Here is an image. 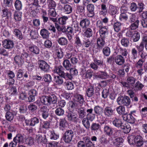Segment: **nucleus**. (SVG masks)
<instances>
[{
    "label": "nucleus",
    "mask_w": 147,
    "mask_h": 147,
    "mask_svg": "<svg viewBox=\"0 0 147 147\" xmlns=\"http://www.w3.org/2000/svg\"><path fill=\"white\" fill-rule=\"evenodd\" d=\"M103 131L105 134L110 137V139L112 140L119 136L120 134L119 131H114L113 128L106 123L104 125Z\"/></svg>",
    "instance_id": "obj_1"
},
{
    "label": "nucleus",
    "mask_w": 147,
    "mask_h": 147,
    "mask_svg": "<svg viewBox=\"0 0 147 147\" xmlns=\"http://www.w3.org/2000/svg\"><path fill=\"white\" fill-rule=\"evenodd\" d=\"M117 101L119 105L127 107L130 105L131 102L129 97L126 95L119 96L117 98Z\"/></svg>",
    "instance_id": "obj_2"
},
{
    "label": "nucleus",
    "mask_w": 147,
    "mask_h": 147,
    "mask_svg": "<svg viewBox=\"0 0 147 147\" xmlns=\"http://www.w3.org/2000/svg\"><path fill=\"white\" fill-rule=\"evenodd\" d=\"M55 73H57L59 76L62 77L66 80L67 78H69L70 76L69 75L68 73L65 72L64 71V69L63 67L61 65L58 66H55L54 69Z\"/></svg>",
    "instance_id": "obj_3"
},
{
    "label": "nucleus",
    "mask_w": 147,
    "mask_h": 147,
    "mask_svg": "<svg viewBox=\"0 0 147 147\" xmlns=\"http://www.w3.org/2000/svg\"><path fill=\"white\" fill-rule=\"evenodd\" d=\"M86 96L88 98L92 97L95 100L98 99L99 94L97 93L94 94V87L90 85L85 90Z\"/></svg>",
    "instance_id": "obj_4"
},
{
    "label": "nucleus",
    "mask_w": 147,
    "mask_h": 147,
    "mask_svg": "<svg viewBox=\"0 0 147 147\" xmlns=\"http://www.w3.org/2000/svg\"><path fill=\"white\" fill-rule=\"evenodd\" d=\"M74 135V131H73L67 130L63 134L62 138L65 143H69L71 141Z\"/></svg>",
    "instance_id": "obj_5"
},
{
    "label": "nucleus",
    "mask_w": 147,
    "mask_h": 147,
    "mask_svg": "<svg viewBox=\"0 0 147 147\" xmlns=\"http://www.w3.org/2000/svg\"><path fill=\"white\" fill-rule=\"evenodd\" d=\"M35 140L38 144H45L48 142L47 139L45 135H42L40 134L36 135Z\"/></svg>",
    "instance_id": "obj_6"
},
{
    "label": "nucleus",
    "mask_w": 147,
    "mask_h": 147,
    "mask_svg": "<svg viewBox=\"0 0 147 147\" xmlns=\"http://www.w3.org/2000/svg\"><path fill=\"white\" fill-rule=\"evenodd\" d=\"M39 61V66L41 70L45 72H48L50 70V66L43 60H41Z\"/></svg>",
    "instance_id": "obj_7"
},
{
    "label": "nucleus",
    "mask_w": 147,
    "mask_h": 147,
    "mask_svg": "<svg viewBox=\"0 0 147 147\" xmlns=\"http://www.w3.org/2000/svg\"><path fill=\"white\" fill-rule=\"evenodd\" d=\"M122 117L123 120L131 124H133L135 122V119L133 116L127 113L122 115Z\"/></svg>",
    "instance_id": "obj_8"
},
{
    "label": "nucleus",
    "mask_w": 147,
    "mask_h": 147,
    "mask_svg": "<svg viewBox=\"0 0 147 147\" xmlns=\"http://www.w3.org/2000/svg\"><path fill=\"white\" fill-rule=\"evenodd\" d=\"M86 8L88 11L87 16L90 18L93 17L95 15L94 5L92 4H88L87 5Z\"/></svg>",
    "instance_id": "obj_9"
},
{
    "label": "nucleus",
    "mask_w": 147,
    "mask_h": 147,
    "mask_svg": "<svg viewBox=\"0 0 147 147\" xmlns=\"http://www.w3.org/2000/svg\"><path fill=\"white\" fill-rule=\"evenodd\" d=\"M2 45L3 47L6 49H11L14 46L13 41L10 40L5 39L2 41Z\"/></svg>",
    "instance_id": "obj_10"
},
{
    "label": "nucleus",
    "mask_w": 147,
    "mask_h": 147,
    "mask_svg": "<svg viewBox=\"0 0 147 147\" xmlns=\"http://www.w3.org/2000/svg\"><path fill=\"white\" fill-rule=\"evenodd\" d=\"M114 110L111 107L107 106L104 110V113L105 116L108 117H111L114 114Z\"/></svg>",
    "instance_id": "obj_11"
},
{
    "label": "nucleus",
    "mask_w": 147,
    "mask_h": 147,
    "mask_svg": "<svg viewBox=\"0 0 147 147\" xmlns=\"http://www.w3.org/2000/svg\"><path fill=\"white\" fill-rule=\"evenodd\" d=\"M67 116L68 120L71 121L76 122L78 120L77 114L72 111H70L68 112Z\"/></svg>",
    "instance_id": "obj_12"
},
{
    "label": "nucleus",
    "mask_w": 147,
    "mask_h": 147,
    "mask_svg": "<svg viewBox=\"0 0 147 147\" xmlns=\"http://www.w3.org/2000/svg\"><path fill=\"white\" fill-rule=\"evenodd\" d=\"M93 109L92 108L88 109L86 110L87 113L86 118H88L92 121L95 118V114L93 112Z\"/></svg>",
    "instance_id": "obj_13"
},
{
    "label": "nucleus",
    "mask_w": 147,
    "mask_h": 147,
    "mask_svg": "<svg viewBox=\"0 0 147 147\" xmlns=\"http://www.w3.org/2000/svg\"><path fill=\"white\" fill-rule=\"evenodd\" d=\"M115 61L117 65L121 66L124 63L125 59L123 56L118 55L115 57Z\"/></svg>",
    "instance_id": "obj_14"
},
{
    "label": "nucleus",
    "mask_w": 147,
    "mask_h": 147,
    "mask_svg": "<svg viewBox=\"0 0 147 147\" xmlns=\"http://www.w3.org/2000/svg\"><path fill=\"white\" fill-rule=\"evenodd\" d=\"M131 52L132 55L129 59V61L133 63H134L136 62V59L138 57V52L135 48L132 49Z\"/></svg>",
    "instance_id": "obj_15"
},
{
    "label": "nucleus",
    "mask_w": 147,
    "mask_h": 147,
    "mask_svg": "<svg viewBox=\"0 0 147 147\" xmlns=\"http://www.w3.org/2000/svg\"><path fill=\"white\" fill-rule=\"evenodd\" d=\"M40 112L41 113L42 117L44 119H46L49 116V109L47 107L44 106L41 107L40 109Z\"/></svg>",
    "instance_id": "obj_16"
},
{
    "label": "nucleus",
    "mask_w": 147,
    "mask_h": 147,
    "mask_svg": "<svg viewBox=\"0 0 147 147\" xmlns=\"http://www.w3.org/2000/svg\"><path fill=\"white\" fill-rule=\"evenodd\" d=\"M28 49L30 52L35 55L38 54L40 53L39 48L34 45H30L28 47Z\"/></svg>",
    "instance_id": "obj_17"
},
{
    "label": "nucleus",
    "mask_w": 147,
    "mask_h": 147,
    "mask_svg": "<svg viewBox=\"0 0 147 147\" xmlns=\"http://www.w3.org/2000/svg\"><path fill=\"white\" fill-rule=\"evenodd\" d=\"M142 16L144 19L141 21L142 25L143 28H147V11H143L142 14Z\"/></svg>",
    "instance_id": "obj_18"
},
{
    "label": "nucleus",
    "mask_w": 147,
    "mask_h": 147,
    "mask_svg": "<svg viewBox=\"0 0 147 147\" xmlns=\"http://www.w3.org/2000/svg\"><path fill=\"white\" fill-rule=\"evenodd\" d=\"M93 76L96 78H100L102 79H106L108 77V75L105 71H100V73L98 74H94Z\"/></svg>",
    "instance_id": "obj_19"
},
{
    "label": "nucleus",
    "mask_w": 147,
    "mask_h": 147,
    "mask_svg": "<svg viewBox=\"0 0 147 147\" xmlns=\"http://www.w3.org/2000/svg\"><path fill=\"white\" fill-rule=\"evenodd\" d=\"M74 96L75 100L78 102L81 106L85 101L83 96L80 94H76L74 95Z\"/></svg>",
    "instance_id": "obj_20"
},
{
    "label": "nucleus",
    "mask_w": 147,
    "mask_h": 147,
    "mask_svg": "<svg viewBox=\"0 0 147 147\" xmlns=\"http://www.w3.org/2000/svg\"><path fill=\"white\" fill-rule=\"evenodd\" d=\"M99 33L100 37L106 38L108 36V29L105 27L99 30Z\"/></svg>",
    "instance_id": "obj_21"
},
{
    "label": "nucleus",
    "mask_w": 147,
    "mask_h": 147,
    "mask_svg": "<svg viewBox=\"0 0 147 147\" xmlns=\"http://www.w3.org/2000/svg\"><path fill=\"white\" fill-rule=\"evenodd\" d=\"M83 140L85 142V147H94V144L88 136H85L83 138Z\"/></svg>",
    "instance_id": "obj_22"
},
{
    "label": "nucleus",
    "mask_w": 147,
    "mask_h": 147,
    "mask_svg": "<svg viewBox=\"0 0 147 147\" xmlns=\"http://www.w3.org/2000/svg\"><path fill=\"white\" fill-rule=\"evenodd\" d=\"M144 87V85L138 81L135 83L133 87H132L131 89H134L137 91H140L142 90Z\"/></svg>",
    "instance_id": "obj_23"
},
{
    "label": "nucleus",
    "mask_w": 147,
    "mask_h": 147,
    "mask_svg": "<svg viewBox=\"0 0 147 147\" xmlns=\"http://www.w3.org/2000/svg\"><path fill=\"white\" fill-rule=\"evenodd\" d=\"M105 39L100 37L97 39V45L100 48H102L105 46L106 44Z\"/></svg>",
    "instance_id": "obj_24"
},
{
    "label": "nucleus",
    "mask_w": 147,
    "mask_h": 147,
    "mask_svg": "<svg viewBox=\"0 0 147 147\" xmlns=\"http://www.w3.org/2000/svg\"><path fill=\"white\" fill-rule=\"evenodd\" d=\"M79 118L80 119H83L86 115V112L85 108L82 107L78 109L77 111Z\"/></svg>",
    "instance_id": "obj_25"
},
{
    "label": "nucleus",
    "mask_w": 147,
    "mask_h": 147,
    "mask_svg": "<svg viewBox=\"0 0 147 147\" xmlns=\"http://www.w3.org/2000/svg\"><path fill=\"white\" fill-rule=\"evenodd\" d=\"M50 34V33L46 29H42L40 30V35L44 39L48 38Z\"/></svg>",
    "instance_id": "obj_26"
},
{
    "label": "nucleus",
    "mask_w": 147,
    "mask_h": 147,
    "mask_svg": "<svg viewBox=\"0 0 147 147\" xmlns=\"http://www.w3.org/2000/svg\"><path fill=\"white\" fill-rule=\"evenodd\" d=\"M70 74H68L70 76L69 78H67L66 80H71L73 78V76L77 75L78 74V71L77 69L75 68H71L70 69Z\"/></svg>",
    "instance_id": "obj_27"
},
{
    "label": "nucleus",
    "mask_w": 147,
    "mask_h": 147,
    "mask_svg": "<svg viewBox=\"0 0 147 147\" xmlns=\"http://www.w3.org/2000/svg\"><path fill=\"white\" fill-rule=\"evenodd\" d=\"M90 24L89 20L85 18L82 20L80 22V25L83 28H86Z\"/></svg>",
    "instance_id": "obj_28"
},
{
    "label": "nucleus",
    "mask_w": 147,
    "mask_h": 147,
    "mask_svg": "<svg viewBox=\"0 0 147 147\" xmlns=\"http://www.w3.org/2000/svg\"><path fill=\"white\" fill-rule=\"evenodd\" d=\"M136 145L137 146L140 147L143 144V141L142 138L140 136H138L136 137L135 140Z\"/></svg>",
    "instance_id": "obj_29"
},
{
    "label": "nucleus",
    "mask_w": 147,
    "mask_h": 147,
    "mask_svg": "<svg viewBox=\"0 0 147 147\" xmlns=\"http://www.w3.org/2000/svg\"><path fill=\"white\" fill-rule=\"evenodd\" d=\"M113 125L115 127H121L123 124L121 120L119 118L115 117L112 122Z\"/></svg>",
    "instance_id": "obj_30"
},
{
    "label": "nucleus",
    "mask_w": 147,
    "mask_h": 147,
    "mask_svg": "<svg viewBox=\"0 0 147 147\" xmlns=\"http://www.w3.org/2000/svg\"><path fill=\"white\" fill-rule=\"evenodd\" d=\"M23 137L22 135L20 134H18L13 139V141L16 142L17 143H22L23 142Z\"/></svg>",
    "instance_id": "obj_31"
},
{
    "label": "nucleus",
    "mask_w": 147,
    "mask_h": 147,
    "mask_svg": "<svg viewBox=\"0 0 147 147\" xmlns=\"http://www.w3.org/2000/svg\"><path fill=\"white\" fill-rule=\"evenodd\" d=\"M136 79L131 76H128L126 79V81L128 82L131 87H133L135 84Z\"/></svg>",
    "instance_id": "obj_32"
},
{
    "label": "nucleus",
    "mask_w": 147,
    "mask_h": 147,
    "mask_svg": "<svg viewBox=\"0 0 147 147\" xmlns=\"http://www.w3.org/2000/svg\"><path fill=\"white\" fill-rule=\"evenodd\" d=\"M100 127V125L99 123L94 122L92 124L90 128L92 131H95L98 130Z\"/></svg>",
    "instance_id": "obj_33"
},
{
    "label": "nucleus",
    "mask_w": 147,
    "mask_h": 147,
    "mask_svg": "<svg viewBox=\"0 0 147 147\" xmlns=\"http://www.w3.org/2000/svg\"><path fill=\"white\" fill-rule=\"evenodd\" d=\"M74 45L76 47L79 48L82 45V44L79 37L76 36L74 38Z\"/></svg>",
    "instance_id": "obj_34"
},
{
    "label": "nucleus",
    "mask_w": 147,
    "mask_h": 147,
    "mask_svg": "<svg viewBox=\"0 0 147 147\" xmlns=\"http://www.w3.org/2000/svg\"><path fill=\"white\" fill-rule=\"evenodd\" d=\"M90 121V120L86 117L84 118L82 121L83 125L87 129H88L90 128L91 126Z\"/></svg>",
    "instance_id": "obj_35"
},
{
    "label": "nucleus",
    "mask_w": 147,
    "mask_h": 147,
    "mask_svg": "<svg viewBox=\"0 0 147 147\" xmlns=\"http://www.w3.org/2000/svg\"><path fill=\"white\" fill-rule=\"evenodd\" d=\"M3 14L2 16L3 17H6L8 19L10 16H11V12L7 8H4L2 10Z\"/></svg>",
    "instance_id": "obj_36"
},
{
    "label": "nucleus",
    "mask_w": 147,
    "mask_h": 147,
    "mask_svg": "<svg viewBox=\"0 0 147 147\" xmlns=\"http://www.w3.org/2000/svg\"><path fill=\"white\" fill-rule=\"evenodd\" d=\"M22 13L15 11L13 14L14 18L16 21H19L22 20Z\"/></svg>",
    "instance_id": "obj_37"
},
{
    "label": "nucleus",
    "mask_w": 147,
    "mask_h": 147,
    "mask_svg": "<svg viewBox=\"0 0 147 147\" xmlns=\"http://www.w3.org/2000/svg\"><path fill=\"white\" fill-rule=\"evenodd\" d=\"M116 111L117 113L119 115H122L125 114V108L123 105H120L116 108Z\"/></svg>",
    "instance_id": "obj_38"
},
{
    "label": "nucleus",
    "mask_w": 147,
    "mask_h": 147,
    "mask_svg": "<svg viewBox=\"0 0 147 147\" xmlns=\"http://www.w3.org/2000/svg\"><path fill=\"white\" fill-rule=\"evenodd\" d=\"M145 5L142 1H138L137 4V12L140 13L142 12L144 9L145 8Z\"/></svg>",
    "instance_id": "obj_39"
},
{
    "label": "nucleus",
    "mask_w": 147,
    "mask_h": 147,
    "mask_svg": "<svg viewBox=\"0 0 147 147\" xmlns=\"http://www.w3.org/2000/svg\"><path fill=\"white\" fill-rule=\"evenodd\" d=\"M15 35L20 40H22L23 38V35L21 31L18 29H15L13 30Z\"/></svg>",
    "instance_id": "obj_40"
},
{
    "label": "nucleus",
    "mask_w": 147,
    "mask_h": 147,
    "mask_svg": "<svg viewBox=\"0 0 147 147\" xmlns=\"http://www.w3.org/2000/svg\"><path fill=\"white\" fill-rule=\"evenodd\" d=\"M64 12L66 14H69L72 11V8L71 5L66 4L64 5L63 8Z\"/></svg>",
    "instance_id": "obj_41"
},
{
    "label": "nucleus",
    "mask_w": 147,
    "mask_h": 147,
    "mask_svg": "<svg viewBox=\"0 0 147 147\" xmlns=\"http://www.w3.org/2000/svg\"><path fill=\"white\" fill-rule=\"evenodd\" d=\"M121 127V128L123 129L124 133L125 134L129 133L131 129L130 127L127 123L122 125Z\"/></svg>",
    "instance_id": "obj_42"
},
{
    "label": "nucleus",
    "mask_w": 147,
    "mask_h": 147,
    "mask_svg": "<svg viewBox=\"0 0 147 147\" xmlns=\"http://www.w3.org/2000/svg\"><path fill=\"white\" fill-rule=\"evenodd\" d=\"M139 22V20L138 19H137L136 21L131 23L129 27L130 29L134 30L138 28Z\"/></svg>",
    "instance_id": "obj_43"
},
{
    "label": "nucleus",
    "mask_w": 147,
    "mask_h": 147,
    "mask_svg": "<svg viewBox=\"0 0 147 147\" xmlns=\"http://www.w3.org/2000/svg\"><path fill=\"white\" fill-rule=\"evenodd\" d=\"M40 100L41 102L45 105H50L49 96L44 95L42 96L40 98Z\"/></svg>",
    "instance_id": "obj_44"
},
{
    "label": "nucleus",
    "mask_w": 147,
    "mask_h": 147,
    "mask_svg": "<svg viewBox=\"0 0 147 147\" xmlns=\"http://www.w3.org/2000/svg\"><path fill=\"white\" fill-rule=\"evenodd\" d=\"M93 109L95 113L97 116L101 115L103 112L102 108L99 106H95Z\"/></svg>",
    "instance_id": "obj_45"
},
{
    "label": "nucleus",
    "mask_w": 147,
    "mask_h": 147,
    "mask_svg": "<svg viewBox=\"0 0 147 147\" xmlns=\"http://www.w3.org/2000/svg\"><path fill=\"white\" fill-rule=\"evenodd\" d=\"M49 132L50 134L49 136L50 139L56 140L59 138V135L55 134L53 130L50 131Z\"/></svg>",
    "instance_id": "obj_46"
},
{
    "label": "nucleus",
    "mask_w": 147,
    "mask_h": 147,
    "mask_svg": "<svg viewBox=\"0 0 147 147\" xmlns=\"http://www.w3.org/2000/svg\"><path fill=\"white\" fill-rule=\"evenodd\" d=\"M122 25V24L120 22H117L115 23L113 26V28L115 31L118 32L120 30Z\"/></svg>",
    "instance_id": "obj_47"
},
{
    "label": "nucleus",
    "mask_w": 147,
    "mask_h": 147,
    "mask_svg": "<svg viewBox=\"0 0 147 147\" xmlns=\"http://www.w3.org/2000/svg\"><path fill=\"white\" fill-rule=\"evenodd\" d=\"M107 13V11L106 5L104 4H102L101 5V10L99 11V14L104 16Z\"/></svg>",
    "instance_id": "obj_48"
},
{
    "label": "nucleus",
    "mask_w": 147,
    "mask_h": 147,
    "mask_svg": "<svg viewBox=\"0 0 147 147\" xmlns=\"http://www.w3.org/2000/svg\"><path fill=\"white\" fill-rule=\"evenodd\" d=\"M57 41L59 45L62 46L66 45L68 43L67 39L64 37H61L59 38Z\"/></svg>",
    "instance_id": "obj_49"
},
{
    "label": "nucleus",
    "mask_w": 147,
    "mask_h": 147,
    "mask_svg": "<svg viewBox=\"0 0 147 147\" xmlns=\"http://www.w3.org/2000/svg\"><path fill=\"white\" fill-rule=\"evenodd\" d=\"M71 26L73 29H74L75 31L78 32L81 29L79 26L78 22L77 21H73Z\"/></svg>",
    "instance_id": "obj_50"
},
{
    "label": "nucleus",
    "mask_w": 147,
    "mask_h": 147,
    "mask_svg": "<svg viewBox=\"0 0 147 147\" xmlns=\"http://www.w3.org/2000/svg\"><path fill=\"white\" fill-rule=\"evenodd\" d=\"M49 96L50 105L51 103L55 104L57 103V97L55 95L53 94Z\"/></svg>",
    "instance_id": "obj_51"
},
{
    "label": "nucleus",
    "mask_w": 147,
    "mask_h": 147,
    "mask_svg": "<svg viewBox=\"0 0 147 147\" xmlns=\"http://www.w3.org/2000/svg\"><path fill=\"white\" fill-rule=\"evenodd\" d=\"M117 8L112 5H110L109 7V12L112 15H115L117 12Z\"/></svg>",
    "instance_id": "obj_52"
},
{
    "label": "nucleus",
    "mask_w": 147,
    "mask_h": 147,
    "mask_svg": "<svg viewBox=\"0 0 147 147\" xmlns=\"http://www.w3.org/2000/svg\"><path fill=\"white\" fill-rule=\"evenodd\" d=\"M55 26L57 30L59 31H61L63 32H66V27L65 25H59L55 23Z\"/></svg>",
    "instance_id": "obj_53"
},
{
    "label": "nucleus",
    "mask_w": 147,
    "mask_h": 147,
    "mask_svg": "<svg viewBox=\"0 0 147 147\" xmlns=\"http://www.w3.org/2000/svg\"><path fill=\"white\" fill-rule=\"evenodd\" d=\"M39 120L36 117H34L30 120V126H33L39 123Z\"/></svg>",
    "instance_id": "obj_54"
},
{
    "label": "nucleus",
    "mask_w": 147,
    "mask_h": 147,
    "mask_svg": "<svg viewBox=\"0 0 147 147\" xmlns=\"http://www.w3.org/2000/svg\"><path fill=\"white\" fill-rule=\"evenodd\" d=\"M63 64L64 67L67 70H69L71 67V64L69 61L68 59L64 60L63 61Z\"/></svg>",
    "instance_id": "obj_55"
},
{
    "label": "nucleus",
    "mask_w": 147,
    "mask_h": 147,
    "mask_svg": "<svg viewBox=\"0 0 147 147\" xmlns=\"http://www.w3.org/2000/svg\"><path fill=\"white\" fill-rule=\"evenodd\" d=\"M99 140L100 143L102 144H106L109 142L106 136L104 134L100 136Z\"/></svg>",
    "instance_id": "obj_56"
},
{
    "label": "nucleus",
    "mask_w": 147,
    "mask_h": 147,
    "mask_svg": "<svg viewBox=\"0 0 147 147\" xmlns=\"http://www.w3.org/2000/svg\"><path fill=\"white\" fill-rule=\"evenodd\" d=\"M14 6L16 10L20 11L22 9V5L20 0H16L14 3Z\"/></svg>",
    "instance_id": "obj_57"
},
{
    "label": "nucleus",
    "mask_w": 147,
    "mask_h": 147,
    "mask_svg": "<svg viewBox=\"0 0 147 147\" xmlns=\"http://www.w3.org/2000/svg\"><path fill=\"white\" fill-rule=\"evenodd\" d=\"M66 123L67 121L64 118L60 119L59 125V128L61 130H63L65 127V124Z\"/></svg>",
    "instance_id": "obj_58"
},
{
    "label": "nucleus",
    "mask_w": 147,
    "mask_h": 147,
    "mask_svg": "<svg viewBox=\"0 0 147 147\" xmlns=\"http://www.w3.org/2000/svg\"><path fill=\"white\" fill-rule=\"evenodd\" d=\"M61 77H62L59 76H57L55 77L54 81L57 84L61 85L63 83V81Z\"/></svg>",
    "instance_id": "obj_59"
},
{
    "label": "nucleus",
    "mask_w": 147,
    "mask_h": 147,
    "mask_svg": "<svg viewBox=\"0 0 147 147\" xmlns=\"http://www.w3.org/2000/svg\"><path fill=\"white\" fill-rule=\"evenodd\" d=\"M115 145L118 147L121 146L124 142V140L121 138H118L115 140Z\"/></svg>",
    "instance_id": "obj_60"
},
{
    "label": "nucleus",
    "mask_w": 147,
    "mask_h": 147,
    "mask_svg": "<svg viewBox=\"0 0 147 147\" xmlns=\"http://www.w3.org/2000/svg\"><path fill=\"white\" fill-rule=\"evenodd\" d=\"M94 62L97 65V66H99V68H103L104 64L102 60H98L97 59L95 58L94 59Z\"/></svg>",
    "instance_id": "obj_61"
},
{
    "label": "nucleus",
    "mask_w": 147,
    "mask_h": 147,
    "mask_svg": "<svg viewBox=\"0 0 147 147\" xmlns=\"http://www.w3.org/2000/svg\"><path fill=\"white\" fill-rule=\"evenodd\" d=\"M119 52L120 54L118 55H121L124 57L125 59L126 57V56L128 54V52L126 49H123L121 48H120Z\"/></svg>",
    "instance_id": "obj_62"
},
{
    "label": "nucleus",
    "mask_w": 147,
    "mask_h": 147,
    "mask_svg": "<svg viewBox=\"0 0 147 147\" xmlns=\"http://www.w3.org/2000/svg\"><path fill=\"white\" fill-rule=\"evenodd\" d=\"M68 18L67 16H63L58 19L59 23L60 25H65L66 23V21Z\"/></svg>",
    "instance_id": "obj_63"
},
{
    "label": "nucleus",
    "mask_w": 147,
    "mask_h": 147,
    "mask_svg": "<svg viewBox=\"0 0 147 147\" xmlns=\"http://www.w3.org/2000/svg\"><path fill=\"white\" fill-rule=\"evenodd\" d=\"M9 92L12 96H16L17 94V90L16 87L13 86L9 88Z\"/></svg>",
    "instance_id": "obj_64"
}]
</instances>
